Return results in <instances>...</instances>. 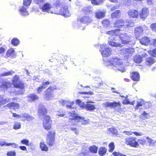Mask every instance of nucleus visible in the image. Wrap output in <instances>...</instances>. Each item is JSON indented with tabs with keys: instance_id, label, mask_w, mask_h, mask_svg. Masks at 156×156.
I'll use <instances>...</instances> for the list:
<instances>
[{
	"instance_id": "20e7f679",
	"label": "nucleus",
	"mask_w": 156,
	"mask_h": 156,
	"mask_svg": "<svg viewBox=\"0 0 156 156\" xmlns=\"http://www.w3.org/2000/svg\"><path fill=\"white\" fill-rule=\"evenodd\" d=\"M52 121L49 115H46L44 116L43 122V126L44 129L47 130H50L52 127Z\"/></svg>"
},
{
	"instance_id": "774afa93",
	"label": "nucleus",
	"mask_w": 156,
	"mask_h": 156,
	"mask_svg": "<svg viewBox=\"0 0 156 156\" xmlns=\"http://www.w3.org/2000/svg\"><path fill=\"white\" fill-rule=\"evenodd\" d=\"M122 104L124 105L129 104H130V101L128 100H126L122 102Z\"/></svg>"
},
{
	"instance_id": "4d7b16f0",
	"label": "nucleus",
	"mask_w": 156,
	"mask_h": 156,
	"mask_svg": "<svg viewBox=\"0 0 156 156\" xmlns=\"http://www.w3.org/2000/svg\"><path fill=\"white\" fill-rule=\"evenodd\" d=\"M69 58V57L66 55H62L61 57V59L63 60V62H66Z\"/></svg>"
},
{
	"instance_id": "bf43d9fd",
	"label": "nucleus",
	"mask_w": 156,
	"mask_h": 156,
	"mask_svg": "<svg viewBox=\"0 0 156 156\" xmlns=\"http://www.w3.org/2000/svg\"><path fill=\"white\" fill-rule=\"evenodd\" d=\"M44 89L41 86L38 87L37 89V93L39 94L41 92L43 89Z\"/></svg>"
},
{
	"instance_id": "0eeeda50",
	"label": "nucleus",
	"mask_w": 156,
	"mask_h": 156,
	"mask_svg": "<svg viewBox=\"0 0 156 156\" xmlns=\"http://www.w3.org/2000/svg\"><path fill=\"white\" fill-rule=\"evenodd\" d=\"M57 88L55 86L54 87L50 86L45 91L44 96L45 98L47 99H49L52 96L54 91L57 90Z\"/></svg>"
},
{
	"instance_id": "1a4fd4ad",
	"label": "nucleus",
	"mask_w": 156,
	"mask_h": 156,
	"mask_svg": "<svg viewBox=\"0 0 156 156\" xmlns=\"http://www.w3.org/2000/svg\"><path fill=\"white\" fill-rule=\"evenodd\" d=\"M104 105L105 107L106 108L110 107L113 108H120L121 106V104L120 101L112 102H106L104 103Z\"/></svg>"
},
{
	"instance_id": "c756f323",
	"label": "nucleus",
	"mask_w": 156,
	"mask_h": 156,
	"mask_svg": "<svg viewBox=\"0 0 156 156\" xmlns=\"http://www.w3.org/2000/svg\"><path fill=\"white\" fill-rule=\"evenodd\" d=\"M121 11L120 10H117L112 12L111 15L112 19L117 18L119 16L121 15Z\"/></svg>"
},
{
	"instance_id": "c9c22d12",
	"label": "nucleus",
	"mask_w": 156,
	"mask_h": 156,
	"mask_svg": "<svg viewBox=\"0 0 156 156\" xmlns=\"http://www.w3.org/2000/svg\"><path fill=\"white\" fill-rule=\"evenodd\" d=\"M101 23L103 27H107L110 25V22L109 20L105 19L101 21Z\"/></svg>"
},
{
	"instance_id": "7ed1b4c3",
	"label": "nucleus",
	"mask_w": 156,
	"mask_h": 156,
	"mask_svg": "<svg viewBox=\"0 0 156 156\" xmlns=\"http://www.w3.org/2000/svg\"><path fill=\"white\" fill-rule=\"evenodd\" d=\"M70 116L71 118L69 119V122H72L73 120H74L77 122H81L82 124L83 125L87 124L89 123L88 120H85L84 118L77 115L76 113H71L70 115Z\"/></svg>"
},
{
	"instance_id": "a211bd4d",
	"label": "nucleus",
	"mask_w": 156,
	"mask_h": 156,
	"mask_svg": "<svg viewBox=\"0 0 156 156\" xmlns=\"http://www.w3.org/2000/svg\"><path fill=\"white\" fill-rule=\"evenodd\" d=\"M6 106L10 109H13L14 110L19 109L20 108V105L18 103L12 102L7 104Z\"/></svg>"
},
{
	"instance_id": "f704fd0d",
	"label": "nucleus",
	"mask_w": 156,
	"mask_h": 156,
	"mask_svg": "<svg viewBox=\"0 0 156 156\" xmlns=\"http://www.w3.org/2000/svg\"><path fill=\"white\" fill-rule=\"evenodd\" d=\"M85 108L87 110L90 111L95 109V106L94 105L89 104H86L85 106Z\"/></svg>"
},
{
	"instance_id": "9b49d317",
	"label": "nucleus",
	"mask_w": 156,
	"mask_h": 156,
	"mask_svg": "<svg viewBox=\"0 0 156 156\" xmlns=\"http://www.w3.org/2000/svg\"><path fill=\"white\" fill-rule=\"evenodd\" d=\"M38 114L39 116H45L48 112V110L45 106L43 105H39L38 109Z\"/></svg>"
},
{
	"instance_id": "4468645a",
	"label": "nucleus",
	"mask_w": 156,
	"mask_h": 156,
	"mask_svg": "<svg viewBox=\"0 0 156 156\" xmlns=\"http://www.w3.org/2000/svg\"><path fill=\"white\" fill-rule=\"evenodd\" d=\"M125 24V22L122 19L117 20L114 23V27L115 28H120L123 27Z\"/></svg>"
},
{
	"instance_id": "6e6d98bb",
	"label": "nucleus",
	"mask_w": 156,
	"mask_h": 156,
	"mask_svg": "<svg viewBox=\"0 0 156 156\" xmlns=\"http://www.w3.org/2000/svg\"><path fill=\"white\" fill-rule=\"evenodd\" d=\"M21 143L23 144H25L26 145H29V140L27 139H24L21 141Z\"/></svg>"
},
{
	"instance_id": "4c0bfd02",
	"label": "nucleus",
	"mask_w": 156,
	"mask_h": 156,
	"mask_svg": "<svg viewBox=\"0 0 156 156\" xmlns=\"http://www.w3.org/2000/svg\"><path fill=\"white\" fill-rule=\"evenodd\" d=\"M21 123L18 121H15L13 126V128L15 130H17L21 128Z\"/></svg>"
},
{
	"instance_id": "2f4dec72",
	"label": "nucleus",
	"mask_w": 156,
	"mask_h": 156,
	"mask_svg": "<svg viewBox=\"0 0 156 156\" xmlns=\"http://www.w3.org/2000/svg\"><path fill=\"white\" fill-rule=\"evenodd\" d=\"M138 141L140 144H144L147 141L150 143L151 142L152 139L149 137H146L145 139L142 138L138 139Z\"/></svg>"
},
{
	"instance_id": "423d86ee",
	"label": "nucleus",
	"mask_w": 156,
	"mask_h": 156,
	"mask_svg": "<svg viewBox=\"0 0 156 156\" xmlns=\"http://www.w3.org/2000/svg\"><path fill=\"white\" fill-rule=\"evenodd\" d=\"M133 137H129L126 138L125 143L127 145H129L131 147L136 148H138L139 145Z\"/></svg>"
},
{
	"instance_id": "412c9836",
	"label": "nucleus",
	"mask_w": 156,
	"mask_h": 156,
	"mask_svg": "<svg viewBox=\"0 0 156 156\" xmlns=\"http://www.w3.org/2000/svg\"><path fill=\"white\" fill-rule=\"evenodd\" d=\"M81 23H88L91 22L92 20L89 16H84L78 20Z\"/></svg>"
},
{
	"instance_id": "c85d7f7f",
	"label": "nucleus",
	"mask_w": 156,
	"mask_h": 156,
	"mask_svg": "<svg viewBox=\"0 0 156 156\" xmlns=\"http://www.w3.org/2000/svg\"><path fill=\"white\" fill-rule=\"evenodd\" d=\"M145 101L143 99H140L136 103V105L134 109L135 110L138 109L140 107H142L145 104Z\"/></svg>"
},
{
	"instance_id": "603ef678",
	"label": "nucleus",
	"mask_w": 156,
	"mask_h": 156,
	"mask_svg": "<svg viewBox=\"0 0 156 156\" xmlns=\"http://www.w3.org/2000/svg\"><path fill=\"white\" fill-rule=\"evenodd\" d=\"M109 147L110 148L109 151L112 152L114 150L115 148V146L113 143H110L109 145Z\"/></svg>"
},
{
	"instance_id": "5fc2aeb1",
	"label": "nucleus",
	"mask_w": 156,
	"mask_h": 156,
	"mask_svg": "<svg viewBox=\"0 0 156 156\" xmlns=\"http://www.w3.org/2000/svg\"><path fill=\"white\" fill-rule=\"evenodd\" d=\"M151 30L156 32V23H153L151 24L150 26Z\"/></svg>"
},
{
	"instance_id": "0e129e2a",
	"label": "nucleus",
	"mask_w": 156,
	"mask_h": 156,
	"mask_svg": "<svg viewBox=\"0 0 156 156\" xmlns=\"http://www.w3.org/2000/svg\"><path fill=\"white\" fill-rule=\"evenodd\" d=\"M7 145L11 146L13 148H16L18 146V145L16 144L10 143H9V144H7Z\"/></svg>"
},
{
	"instance_id": "473e14b6",
	"label": "nucleus",
	"mask_w": 156,
	"mask_h": 156,
	"mask_svg": "<svg viewBox=\"0 0 156 156\" xmlns=\"http://www.w3.org/2000/svg\"><path fill=\"white\" fill-rule=\"evenodd\" d=\"M54 137H47V142L50 146L52 147L53 146L54 143Z\"/></svg>"
},
{
	"instance_id": "79ce46f5",
	"label": "nucleus",
	"mask_w": 156,
	"mask_h": 156,
	"mask_svg": "<svg viewBox=\"0 0 156 156\" xmlns=\"http://www.w3.org/2000/svg\"><path fill=\"white\" fill-rule=\"evenodd\" d=\"M19 43L20 41L16 38H14L11 40V44L14 46H17Z\"/></svg>"
},
{
	"instance_id": "37998d69",
	"label": "nucleus",
	"mask_w": 156,
	"mask_h": 156,
	"mask_svg": "<svg viewBox=\"0 0 156 156\" xmlns=\"http://www.w3.org/2000/svg\"><path fill=\"white\" fill-rule=\"evenodd\" d=\"M14 73V71L11 70L10 71L5 72L0 75L1 76H7L12 75Z\"/></svg>"
},
{
	"instance_id": "6ab92c4d",
	"label": "nucleus",
	"mask_w": 156,
	"mask_h": 156,
	"mask_svg": "<svg viewBox=\"0 0 156 156\" xmlns=\"http://www.w3.org/2000/svg\"><path fill=\"white\" fill-rule=\"evenodd\" d=\"M122 52L126 56H129V55H131L134 51V49L132 48H124L121 49Z\"/></svg>"
},
{
	"instance_id": "052dcab7",
	"label": "nucleus",
	"mask_w": 156,
	"mask_h": 156,
	"mask_svg": "<svg viewBox=\"0 0 156 156\" xmlns=\"http://www.w3.org/2000/svg\"><path fill=\"white\" fill-rule=\"evenodd\" d=\"M45 0H34V2L37 4H40L43 3Z\"/></svg>"
},
{
	"instance_id": "a878e982",
	"label": "nucleus",
	"mask_w": 156,
	"mask_h": 156,
	"mask_svg": "<svg viewBox=\"0 0 156 156\" xmlns=\"http://www.w3.org/2000/svg\"><path fill=\"white\" fill-rule=\"evenodd\" d=\"M105 12L98 11L95 12V16L97 18L100 19L103 18L105 17Z\"/></svg>"
},
{
	"instance_id": "5701e85b",
	"label": "nucleus",
	"mask_w": 156,
	"mask_h": 156,
	"mask_svg": "<svg viewBox=\"0 0 156 156\" xmlns=\"http://www.w3.org/2000/svg\"><path fill=\"white\" fill-rule=\"evenodd\" d=\"M27 97L30 102L35 101L39 99V97L34 93L30 94Z\"/></svg>"
},
{
	"instance_id": "6e6552de",
	"label": "nucleus",
	"mask_w": 156,
	"mask_h": 156,
	"mask_svg": "<svg viewBox=\"0 0 156 156\" xmlns=\"http://www.w3.org/2000/svg\"><path fill=\"white\" fill-rule=\"evenodd\" d=\"M149 14V10L148 8L144 7L142 9L139 13L141 19L143 20L145 19Z\"/></svg>"
},
{
	"instance_id": "338daca9",
	"label": "nucleus",
	"mask_w": 156,
	"mask_h": 156,
	"mask_svg": "<svg viewBox=\"0 0 156 156\" xmlns=\"http://www.w3.org/2000/svg\"><path fill=\"white\" fill-rule=\"evenodd\" d=\"M5 51V48L3 47L0 48V54L3 53Z\"/></svg>"
},
{
	"instance_id": "ddd939ff",
	"label": "nucleus",
	"mask_w": 156,
	"mask_h": 156,
	"mask_svg": "<svg viewBox=\"0 0 156 156\" xmlns=\"http://www.w3.org/2000/svg\"><path fill=\"white\" fill-rule=\"evenodd\" d=\"M111 64L115 66H121L122 65V62L120 59H118L117 58H112L109 61Z\"/></svg>"
},
{
	"instance_id": "f03ea898",
	"label": "nucleus",
	"mask_w": 156,
	"mask_h": 156,
	"mask_svg": "<svg viewBox=\"0 0 156 156\" xmlns=\"http://www.w3.org/2000/svg\"><path fill=\"white\" fill-rule=\"evenodd\" d=\"M12 83L14 87L16 88L20 89L21 91H19L18 94L23 95L24 94L25 91V86L23 83L20 81V78L19 75H15L12 78Z\"/></svg>"
},
{
	"instance_id": "9d476101",
	"label": "nucleus",
	"mask_w": 156,
	"mask_h": 156,
	"mask_svg": "<svg viewBox=\"0 0 156 156\" xmlns=\"http://www.w3.org/2000/svg\"><path fill=\"white\" fill-rule=\"evenodd\" d=\"M100 51L103 57H108L111 54V52L109 48L106 47L105 45L102 46Z\"/></svg>"
},
{
	"instance_id": "8fccbe9b",
	"label": "nucleus",
	"mask_w": 156,
	"mask_h": 156,
	"mask_svg": "<svg viewBox=\"0 0 156 156\" xmlns=\"http://www.w3.org/2000/svg\"><path fill=\"white\" fill-rule=\"evenodd\" d=\"M55 130H52L49 131L47 134V136H55Z\"/></svg>"
},
{
	"instance_id": "de8ad7c7",
	"label": "nucleus",
	"mask_w": 156,
	"mask_h": 156,
	"mask_svg": "<svg viewBox=\"0 0 156 156\" xmlns=\"http://www.w3.org/2000/svg\"><path fill=\"white\" fill-rule=\"evenodd\" d=\"M31 1L32 0H24L23 2V5L25 7H27L30 5Z\"/></svg>"
},
{
	"instance_id": "dca6fc26",
	"label": "nucleus",
	"mask_w": 156,
	"mask_h": 156,
	"mask_svg": "<svg viewBox=\"0 0 156 156\" xmlns=\"http://www.w3.org/2000/svg\"><path fill=\"white\" fill-rule=\"evenodd\" d=\"M21 118H22L21 121L23 122L25 121L30 122L32 121L34 119L33 117L29 114L26 113L22 114L21 116Z\"/></svg>"
},
{
	"instance_id": "864d4df0",
	"label": "nucleus",
	"mask_w": 156,
	"mask_h": 156,
	"mask_svg": "<svg viewBox=\"0 0 156 156\" xmlns=\"http://www.w3.org/2000/svg\"><path fill=\"white\" fill-rule=\"evenodd\" d=\"M7 155L8 156H15L16 153L15 151H11L7 152Z\"/></svg>"
},
{
	"instance_id": "f8f14e48",
	"label": "nucleus",
	"mask_w": 156,
	"mask_h": 156,
	"mask_svg": "<svg viewBox=\"0 0 156 156\" xmlns=\"http://www.w3.org/2000/svg\"><path fill=\"white\" fill-rule=\"evenodd\" d=\"M127 14L130 18H137L139 15L138 10L136 9H130L127 12Z\"/></svg>"
},
{
	"instance_id": "680f3d73",
	"label": "nucleus",
	"mask_w": 156,
	"mask_h": 156,
	"mask_svg": "<svg viewBox=\"0 0 156 156\" xmlns=\"http://www.w3.org/2000/svg\"><path fill=\"white\" fill-rule=\"evenodd\" d=\"M12 117L16 118H21V116L15 113H12Z\"/></svg>"
},
{
	"instance_id": "e2e57ef3",
	"label": "nucleus",
	"mask_w": 156,
	"mask_h": 156,
	"mask_svg": "<svg viewBox=\"0 0 156 156\" xmlns=\"http://www.w3.org/2000/svg\"><path fill=\"white\" fill-rule=\"evenodd\" d=\"M79 93L80 94H88V95H92L93 94V92H80Z\"/></svg>"
},
{
	"instance_id": "72a5a7b5",
	"label": "nucleus",
	"mask_w": 156,
	"mask_h": 156,
	"mask_svg": "<svg viewBox=\"0 0 156 156\" xmlns=\"http://www.w3.org/2000/svg\"><path fill=\"white\" fill-rule=\"evenodd\" d=\"M155 62L154 59L151 57L147 58L145 61V64L148 66H150L154 63Z\"/></svg>"
},
{
	"instance_id": "7c9ffc66",
	"label": "nucleus",
	"mask_w": 156,
	"mask_h": 156,
	"mask_svg": "<svg viewBox=\"0 0 156 156\" xmlns=\"http://www.w3.org/2000/svg\"><path fill=\"white\" fill-rule=\"evenodd\" d=\"M108 130L109 133L112 134L113 135L116 136L118 134V132L117 129L114 127L108 128Z\"/></svg>"
},
{
	"instance_id": "ea45409f",
	"label": "nucleus",
	"mask_w": 156,
	"mask_h": 156,
	"mask_svg": "<svg viewBox=\"0 0 156 156\" xmlns=\"http://www.w3.org/2000/svg\"><path fill=\"white\" fill-rule=\"evenodd\" d=\"M62 5V3L61 1L59 0H57L54 4L55 7L54 8V11H55L56 10H58V8L60 7Z\"/></svg>"
},
{
	"instance_id": "49530a36",
	"label": "nucleus",
	"mask_w": 156,
	"mask_h": 156,
	"mask_svg": "<svg viewBox=\"0 0 156 156\" xmlns=\"http://www.w3.org/2000/svg\"><path fill=\"white\" fill-rule=\"evenodd\" d=\"M20 11L23 15H27L29 14L27 10L26 9L23 7H22V8L20 9Z\"/></svg>"
},
{
	"instance_id": "4be33fe9",
	"label": "nucleus",
	"mask_w": 156,
	"mask_h": 156,
	"mask_svg": "<svg viewBox=\"0 0 156 156\" xmlns=\"http://www.w3.org/2000/svg\"><path fill=\"white\" fill-rule=\"evenodd\" d=\"M52 7V5L49 3L44 4L42 6L41 9L43 12H48Z\"/></svg>"
},
{
	"instance_id": "e433bc0d",
	"label": "nucleus",
	"mask_w": 156,
	"mask_h": 156,
	"mask_svg": "<svg viewBox=\"0 0 156 156\" xmlns=\"http://www.w3.org/2000/svg\"><path fill=\"white\" fill-rule=\"evenodd\" d=\"M90 9V7L88 6L85 7L82 9V12L83 14H89L91 12Z\"/></svg>"
},
{
	"instance_id": "cd10ccee",
	"label": "nucleus",
	"mask_w": 156,
	"mask_h": 156,
	"mask_svg": "<svg viewBox=\"0 0 156 156\" xmlns=\"http://www.w3.org/2000/svg\"><path fill=\"white\" fill-rule=\"evenodd\" d=\"M113 41H116V39H115V37L113 38V40H111L108 41V44L110 46L115 47H121L122 46L121 44L119 43Z\"/></svg>"
},
{
	"instance_id": "a18cd8bd",
	"label": "nucleus",
	"mask_w": 156,
	"mask_h": 156,
	"mask_svg": "<svg viewBox=\"0 0 156 156\" xmlns=\"http://www.w3.org/2000/svg\"><path fill=\"white\" fill-rule=\"evenodd\" d=\"M98 149V147L94 145L90 146L89 148L90 151L93 153H97Z\"/></svg>"
},
{
	"instance_id": "2eb2a0df",
	"label": "nucleus",
	"mask_w": 156,
	"mask_h": 156,
	"mask_svg": "<svg viewBox=\"0 0 156 156\" xmlns=\"http://www.w3.org/2000/svg\"><path fill=\"white\" fill-rule=\"evenodd\" d=\"M144 33L143 28L140 27H136L134 30V33L136 39L138 38Z\"/></svg>"
},
{
	"instance_id": "69168bd1",
	"label": "nucleus",
	"mask_w": 156,
	"mask_h": 156,
	"mask_svg": "<svg viewBox=\"0 0 156 156\" xmlns=\"http://www.w3.org/2000/svg\"><path fill=\"white\" fill-rule=\"evenodd\" d=\"M79 156H90V155L87 154V153H81L79 154Z\"/></svg>"
},
{
	"instance_id": "13d9d810",
	"label": "nucleus",
	"mask_w": 156,
	"mask_h": 156,
	"mask_svg": "<svg viewBox=\"0 0 156 156\" xmlns=\"http://www.w3.org/2000/svg\"><path fill=\"white\" fill-rule=\"evenodd\" d=\"M113 154L114 156H127L126 155L123 154L121 153L114 152L113 153Z\"/></svg>"
},
{
	"instance_id": "b1692460",
	"label": "nucleus",
	"mask_w": 156,
	"mask_h": 156,
	"mask_svg": "<svg viewBox=\"0 0 156 156\" xmlns=\"http://www.w3.org/2000/svg\"><path fill=\"white\" fill-rule=\"evenodd\" d=\"M148 55L147 54H144L142 55L141 56L139 55H136L134 58V61L136 63H140L142 60V57L143 56H147Z\"/></svg>"
},
{
	"instance_id": "f257e3e1",
	"label": "nucleus",
	"mask_w": 156,
	"mask_h": 156,
	"mask_svg": "<svg viewBox=\"0 0 156 156\" xmlns=\"http://www.w3.org/2000/svg\"><path fill=\"white\" fill-rule=\"evenodd\" d=\"M120 30L116 29L108 31L106 33V34L111 37L119 35V39L122 44L127 45L131 42L130 37L126 33L119 34Z\"/></svg>"
},
{
	"instance_id": "aec40b11",
	"label": "nucleus",
	"mask_w": 156,
	"mask_h": 156,
	"mask_svg": "<svg viewBox=\"0 0 156 156\" xmlns=\"http://www.w3.org/2000/svg\"><path fill=\"white\" fill-rule=\"evenodd\" d=\"M130 78L135 81H138L139 80L140 76L139 73L136 72H133L130 73Z\"/></svg>"
},
{
	"instance_id": "a19ab883",
	"label": "nucleus",
	"mask_w": 156,
	"mask_h": 156,
	"mask_svg": "<svg viewBox=\"0 0 156 156\" xmlns=\"http://www.w3.org/2000/svg\"><path fill=\"white\" fill-rule=\"evenodd\" d=\"M147 52L151 56L154 57H156V48L152 50H148Z\"/></svg>"
},
{
	"instance_id": "bb28decb",
	"label": "nucleus",
	"mask_w": 156,
	"mask_h": 156,
	"mask_svg": "<svg viewBox=\"0 0 156 156\" xmlns=\"http://www.w3.org/2000/svg\"><path fill=\"white\" fill-rule=\"evenodd\" d=\"M12 84L9 82L2 80V84L0 87L5 89H7L11 87Z\"/></svg>"
},
{
	"instance_id": "f3484780",
	"label": "nucleus",
	"mask_w": 156,
	"mask_h": 156,
	"mask_svg": "<svg viewBox=\"0 0 156 156\" xmlns=\"http://www.w3.org/2000/svg\"><path fill=\"white\" fill-rule=\"evenodd\" d=\"M140 43L145 46H147L151 43V41L149 37L147 36H144L139 40Z\"/></svg>"
},
{
	"instance_id": "09e8293b",
	"label": "nucleus",
	"mask_w": 156,
	"mask_h": 156,
	"mask_svg": "<svg viewBox=\"0 0 156 156\" xmlns=\"http://www.w3.org/2000/svg\"><path fill=\"white\" fill-rule=\"evenodd\" d=\"M91 3L93 5H98L102 2V0H90Z\"/></svg>"
},
{
	"instance_id": "3c124183",
	"label": "nucleus",
	"mask_w": 156,
	"mask_h": 156,
	"mask_svg": "<svg viewBox=\"0 0 156 156\" xmlns=\"http://www.w3.org/2000/svg\"><path fill=\"white\" fill-rule=\"evenodd\" d=\"M50 83V82L48 81L44 82L42 83L41 86L44 89L46 88L47 86L49 85Z\"/></svg>"
},
{
	"instance_id": "39448f33",
	"label": "nucleus",
	"mask_w": 156,
	"mask_h": 156,
	"mask_svg": "<svg viewBox=\"0 0 156 156\" xmlns=\"http://www.w3.org/2000/svg\"><path fill=\"white\" fill-rule=\"evenodd\" d=\"M53 13L60 15L65 17H69L71 15L70 12L67 6L62 7L59 10H56Z\"/></svg>"
},
{
	"instance_id": "c03bdc74",
	"label": "nucleus",
	"mask_w": 156,
	"mask_h": 156,
	"mask_svg": "<svg viewBox=\"0 0 156 156\" xmlns=\"http://www.w3.org/2000/svg\"><path fill=\"white\" fill-rule=\"evenodd\" d=\"M106 152V149L105 148L102 147L99 150V153L100 156H103L105 155Z\"/></svg>"
},
{
	"instance_id": "58836bf2",
	"label": "nucleus",
	"mask_w": 156,
	"mask_h": 156,
	"mask_svg": "<svg viewBox=\"0 0 156 156\" xmlns=\"http://www.w3.org/2000/svg\"><path fill=\"white\" fill-rule=\"evenodd\" d=\"M40 147L42 151H47L48 150V147L44 142H42L40 143Z\"/></svg>"
},
{
	"instance_id": "393cba45",
	"label": "nucleus",
	"mask_w": 156,
	"mask_h": 156,
	"mask_svg": "<svg viewBox=\"0 0 156 156\" xmlns=\"http://www.w3.org/2000/svg\"><path fill=\"white\" fill-rule=\"evenodd\" d=\"M6 56L7 57H11L14 58L15 57V54L14 49L12 48L9 49L6 52Z\"/></svg>"
}]
</instances>
